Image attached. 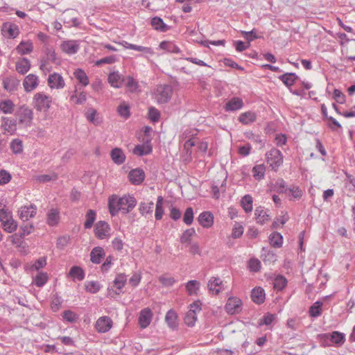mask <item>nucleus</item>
<instances>
[{"instance_id": "a19ab883", "label": "nucleus", "mask_w": 355, "mask_h": 355, "mask_svg": "<svg viewBox=\"0 0 355 355\" xmlns=\"http://www.w3.org/2000/svg\"><path fill=\"white\" fill-rule=\"evenodd\" d=\"M269 241L272 247L280 248L283 243V236L277 232H272L269 236Z\"/></svg>"}, {"instance_id": "7ed1b4c3", "label": "nucleus", "mask_w": 355, "mask_h": 355, "mask_svg": "<svg viewBox=\"0 0 355 355\" xmlns=\"http://www.w3.org/2000/svg\"><path fill=\"white\" fill-rule=\"evenodd\" d=\"M33 115L31 108L26 105H21L16 112L19 125L21 128L31 127L33 124Z\"/></svg>"}, {"instance_id": "ea45409f", "label": "nucleus", "mask_w": 355, "mask_h": 355, "mask_svg": "<svg viewBox=\"0 0 355 355\" xmlns=\"http://www.w3.org/2000/svg\"><path fill=\"white\" fill-rule=\"evenodd\" d=\"M33 46L32 42L28 41H21L17 46V51L21 55H26L33 51Z\"/></svg>"}, {"instance_id": "5701e85b", "label": "nucleus", "mask_w": 355, "mask_h": 355, "mask_svg": "<svg viewBox=\"0 0 355 355\" xmlns=\"http://www.w3.org/2000/svg\"><path fill=\"white\" fill-rule=\"evenodd\" d=\"M3 87L8 92L16 91L20 84V80L15 76L6 77L3 80Z\"/></svg>"}, {"instance_id": "c9c22d12", "label": "nucleus", "mask_w": 355, "mask_h": 355, "mask_svg": "<svg viewBox=\"0 0 355 355\" xmlns=\"http://www.w3.org/2000/svg\"><path fill=\"white\" fill-rule=\"evenodd\" d=\"M151 26L157 31L160 32H166L170 29V26L166 25L163 19L159 17H154L150 21Z\"/></svg>"}, {"instance_id": "a18cd8bd", "label": "nucleus", "mask_w": 355, "mask_h": 355, "mask_svg": "<svg viewBox=\"0 0 355 355\" xmlns=\"http://www.w3.org/2000/svg\"><path fill=\"white\" fill-rule=\"evenodd\" d=\"M200 289V282L197 280H190L186 284V290L189 295L197 294Z\"/></svg>"}, {"instance_id": "f03ea898", "label": "nucleus", "mask_w": 355, "mask_h": 355, "mask_svg": "<svg viewBox=\"0 0 355 355\" xmlns=\"http://www.w3.org/2000/svg\"><path fill=\"white\" fill-rule=\"evenodd\" d=\"M318 338L322 347L330 346L331 344L341 346L345 342V334L337 331L319 334Z\"/></svg>"}, {"instance_id": "473e14b6", "label": "nucleus", "mask_w": 355, "mask_h": 355, "mask_svg": "<svg viewBox=\"0 0 355 355\" xmlns=\"http://www.w3.org/2000/svg\"><path fill=\"white\" fill-rule=\"evenodd\" d=\"M238 120L243 125H249L257 120V114L252 111L245 112L240 114Z\"/></svg>"}, {"instance_id": "338daca9", "label": "nucleus", "mask_w": 355, "mask_h": 355, "mask_svg": "<svg viewBox=\"0 0 355 355\" xmlns=\"http://www.w3.org/2000/svg\"><path fill=\"white\" fill-rule=\"evenodd\" d=\"M64 320L69 322H74L77 320V315L70 310L64 311L62 313Z\"/></svg>"}, {"instance_id": "4be33fe9", "label": "nucleus", "mask_w": 355, "mask_h": 355, "mask_svg": "<svg viewBox=\"0 0 355 355\" xmlns=\"http://www.w3.org/2000/svg\"><path fill=\"white\" fill-rule=\"evenodd\" d=\"M60 211L57 208H51L46 214V224L50 227L57 226L60 222Z\"/></svg>"}, {"instance_id": "f257e3e1", "label": "nucleus", "mask_w": 355, "mask_h": 355, "mask_svg": "<svg viewBox=\"0 0 355 355\" xmlns=\"http://www.w3.org/2000/svg\"><path fill=\"white\" fill-rule=\"evenodd\" d=\"M137 200L131 195H124L119 198L116 195H112L108 200V208L111 216H114L121 211L124 214L130 212L136 206Z\"/></svg>"}, {"instance_id": "bb28decb", "label": "nucleus", "mask_w": 355, "mask_h": 355, "mask_svg": "<svg viewBox=\"0 0 355 355\" xmlns=\"http://www.w3.org/2000/svg\"><path fill=\"white\" fill-rule=\"evenodd\" d=\"M252 300L257 304H261L266 299L265 291L261 287H256L251 292Z\"/></svg>"}, {"instance_id": "774afa93", "label": "nucleus", "mask_w": 355, "mask_h": 355, "mask_svg": "<svg viewBox=\"0 0 355 355\" xmlns=\"http://www.w3.org/2000/svg\"><path fill=\"white\" fill-rule=\"evenodd\" d=\"M118 112L120 116L125 119H128L130 116V107L128 105L122 104L118 107Z\"/></svg>"}, {"instance_id": "20e7f679", "label": "nucleus", "mask_w": 355, "mask_h": 355, "mask_svg": "<svg viewBox=\"0 0 355 355\" xmlns=\"http://www.w3.org/2000/svg\"><path fill=\"white\" fill-rule=\"evenodd\" d=\"M266 160L272 169L277 171L283 164L284 156L279 150L272 148L266 153Z\"/></svg>"}, {"instance_id": "393cba45", "label": "nucleus", "mask_w": 355, "mask_h": 355, "mask_svg": "<svg viewBox=\"0 0 355 355\" xmlns=\"http://www.w3.org/2000/svg\"><path fill=\"white\" fill-rule=\"evenodd\" d=\"M3 121L2 126H3L5 132L10 135H12L17 130V121L13 118L4 117L2 118Z\"/></svg>"}, {"instance_id": "4d7b16f0", "label": "nucleus", "mask_w": 355, "mask_h": 355, "mask_svg": "<svg viewBox=\"0 0 355 355\" xmlns=\"http://www.w3.org/2000/svg\"><path fill=\"white\" fill-rule=\"evenodd\" d=\"M10 148L13 153L19 154L23 151V144L21 140L15 139L10 143Z\"/></svg>"}, {"instance_id": "09e8293b", "label": "nucleus", "mask_w": 355, "mask_h": 355, "mask_svg": "<svg viewBox=\"0 0 355 355\" xmlns=\"http://www.w3.org/2000/svg\"><path fill=\"white\" fill-rule=\"evenodd\" d=\"M266 166L264 164L255 165L252 168L253 176L256 180H260L264 178Z\"/></svg>"}, {"instance_id": "0eeeda50", "label": "nucleus", "mask_w": 355, "mask_h": 355, "mask_svg": "<svg viewBox=\"0 0 355 355\" xmlns=\"http://www.w3.org/2000/svg\"><path fill=\"white\" fill-rule=\"evenodd\" d=\"M10 212H7L4 209H1V227L9 233H12L16 230L17 223L9 215Z\"/></svg>"}, {"instance_id": "1a4fd4ad", "label": "nucleus", "mask_w": 355, "mask_h": 355, "mask_svg": "<svg viewBox=\"0 0 355 355\" xmlns=\"http://www.w3.org/2000/svg\"><path fill=\"white\" fill-rule=\"evenodd\" d=\"M173 94V88L169 85H159L157 88V98L159 103H166Z\"/></svg>"}, {"instance_id": "680f3d73", "label": "nucleus", "mask_w": 355, "mask_h": 355, "mask_svg": "<svg viewBox=\"0 0 355 355\" xmlns=\"http://www.w3.org/2000/svg\"><path fill=\"white\" fill-rule=\"evenodd\" d=\"M242 35L244 37V38L248 40V42L250 43V42L253 41L255 39L261 37V36H259L257 35V31L254 28L250 31H241Z\"/></svg>"}, {"instance_id": "6e6552de", "label": "nucleus", "mask_w": 355, "mask_h": 355, "mask_svg": "<svg viewBox=\"0 0 355 355\" xmlns=\"http://www.w3.org/2000/svg\"><path fill=\"white\" fill-rule=\"evenodd\" d=\"M94 231L98 239H105L110 237L111 227L107 222L100 220L95 224Z\"/></svg>"}, {"instance_id": "6e6d98bb", "label": "nucleus", "mask_w": 355, "mask_h": 355, "mask_svg": "<svg viewBox=\"0 0 355 355\" xmlns=\"http://www.w3.org/2000/svg\"><path fill=\"white\" fill-rule=\"evenodd\" d=\"M196 233L194 228L186 230L180 236V241L181 243H191V238Z\"/></svg>"}, {"instance_id": "7c9ffc66", "label": "nucleus", "mask_w": 355, "mask_h": 355, "mask_svg": "<svg viewBox=\"0 0 355 355\" xmlns=\"http://www.w3.org/2000/svg\"><path fill=\"white\" fill-rule=\"evenodd\" d=\"M165 321L170 329L173 330L177 329L178 323V315L176 312L173 309H170L169 311H168L165 315Z\"/></svg>"}, {"instance_id": "2f4dec72", "label": "nucleus", "mask_w": 355, "mask_h": 355, "mask_svg": "<svg viewBox=\"0 0 355 355\" xmlns=\"http://www.w3.org/2000/svg\"><path fill=\"white\" fill-rule=\"evenodd\" d=\"M31 62L26 58H22L16 62V70L20 74L26 73L31 69Z\"/></svg>"}, {"instance_id": "6ab92c4d", "label": "nucleus", "mask_w": 355, "mask_h": 355, "mask_svg": "<svg viewBox=\"0 0 355 355\" xmlns=\"http://www.w3.org/2000/svg\"><path fill=\"white\" fill-rule=\"evenodd\" d=\"M107 81L112 87L121 88L123 86L125 78L119 71H113L108 75Z\"/></svg>"}, {"instance_id": "79ce46f5", "label": "nucleus", "mask_w": 355, "mask_h": 355, "mask_svg": "<svg viewBox=\"0 0 355 355\" xmlns=\"http://www.w3.org/2000/svg\"><path fill=\"white\" fill-rule=\"evenodd\" d=\"M252 197L249 194L245 195L241 200V205L246 213H250L252 211Z\"/></svg>"}, {"instance_id": "13d9d810", "label": "nucleus", "mask_w": 355, "mask_h": 355, "mask_svg": "<svg viewBox=\"0 0 355 355\" xmlns=\"http://www.w3.org/2000/svg\"><path fill=\"white\" fill-rule=\"evenodd\" d=\"M87 291L91 293H96L101 289V285L98 282L91 281L85 284Z\"/></svg>"}, {"instance_id": "864d4df0", "label": "nucleus", "mask_w": 355, "mask_h": 355, "mask_svg": "<svg viewBox=\"0 0 355 355\" xmlns=\"http://www.w3.org/2000/svg\"><path fill=\"white\" fill-rule=\"evenodd\" d=\"M125 86L130 92H136L139 89L138 82L130 76H128L126 78Z\"/></svg>"}, {"instance_id": "dca6fc26", "label": "nucleus", "mask_w": 355, "mask_h": 355, "mask_svg": "<svg viewBox=\"0 0 355 355\" xmlns=\"http://www.w3.org/2000/svg\"><path fill=\"white\" fill-rule=\"evenodd\" d=\"M145 177L144 171L139 168L132 169L128 173L130 182L135 185L140 184L145 180Z\"/></svg>"}, {"instance_id": "cd10ccee", "label": "nucleus", "mask_w": 355, "mask_h": 355, "mask_svg": "<svg viewBox=\"0 0 355 355\" xmlns=\"http://www.w3.org/2000/svg\"><path fill=\"white\" fill-rule=\"evenodd\" d=\"M110 157L113 162L117 165L123 164L125 161V155L120 148H114L110 152Z\"/></svg>"}, {"instance_id": "052dcab7", "label": "nucleus", "mask_w": 355, "mask_h": 355, "mask_svg": "<svg viewBox=\"0 0 355 355\" xmlns=\"http://www.w3.org/2000/svg\"><path fill=\"white\" fill-rule=\"evenodd\" d=\"M48 277L45 273H39L34 279V283L37 287L43 286L47 282Z\"/></svg>"}, {"instance_id": "603ef678", "label": "nucleus", "mask_w": 355, "mask_h": 355, "mask_svg": "<svg viewBox=\"0 0 355 355\" xmlns=\"http://www.w3.org/2000/svg\"><path fill=\"white\" fill-rule=\"evenodd\" d=\"M245 137L252 141L254 143L259 145V148H262L265 146V141L263 140L259 135H255L252 132H247L245 133Z\"/></svg>"}, {"instance_id": "2eb2a0df", "label": "nucleus", "mask_w": 355, "mask_h": 355, "mask_svg": "<svg viewBox=\"0 0 355 355\" xmlns=\"http://www.w3.org/2000/svg\"><path fill=\"white\" fill-rule=\"evenodd\" d=\"M19 217L24 221H27L29 218H33L37 213V207L34 204L28 206H23L19 210Z\"/></svg>"}, {"instance_id": "de8ad7c7", "label": "nucleus", "mask_w": 355, "mask_h": 355, "mask_svg": "<svg viewBox=\"0 0 355 355\" xmlns=\"http://www.w3.org/2000/svg\"><path fill=\"white\" fill-rule=\"evenodd\" d=\"M86 220L84 223V227L85 229H90L94 225V221L96 218V213L93 209H89L86 214Z\"/></svg>"}, {"instance_id": "423d86ee", "label": "nucleus", "mask_w": 355, "mask_h": 355, "mask_svg": "<svg viewBox=\"0 0 355 355\" xmlns=\"http://www.w3.org/2000/svg\"><path fill=\"white\" fill-rule=\"evenodd\" d=\"M202 303L200 300L193 302L189 305V309L187 312L184 322L189 327H193L197 320V313L201 311Z\"/></svg>"}, {"instance_id": "a211bd4d", "label": "nucleus", "mask_w": 355, "mask_h": 355, "mask_svg": "<svg viewBox=\"0 0 355 355\" xmlns=\"http://www.w3.org/2000/svg\"><path fill=\"white\" fill-rule=\"evenodd\" d=\"M153 318V313L149 308L142 309L139 316V324L141 328L145 329L151 322Z\"/></svg>"}, {"instance_id": "49530a36", "label": "nucleus", "mask_w": 355, "mask_h": 355, "mask_svg": "<svg viewBox=\"0 0 355 355\" xmlns=\"http://www.w3.org/2000/svg\"><path fill=\"white\" fill-rule=\"evenodd\" d=\"M15 108V105L10 99L1 100V112L4 114H12Z\"/></svg>"}, {"instance_id": "3c124183", "label": "nucleus", "mask_w": 355, "mask_h": 355, "mask_svg": "<svg viewBox=\"0 0 355 355\" xmlns=\"http://www.w3.org/2000/svg\"><path fill=\"white\" fill-rule=\"evenodd\" d=\"M287 279L282 275H278L273 282V287L277 291L283 290L287 285Z\"/></svg>"}, {"instance_id": "5fc2aeb1", "label": "nucleus", "mask_w": 355, "mask_h": 355, "mask_svg": "<svg viewBox=\"0 0 355 355\" xmlns=\"http://www.w3.org/2000/svg\"><path fill=\"white\" fill-rule=\"evenodd\" d=\"M118 60L117 55H111L103 58L99 59L95 62V66L100 67L105 64H113Z\"/></svg>"}, {"instance_id": "37998d69", "label": "nucleus", "mask_w": 355, "mask_h": 355, "mask_svg": "<svg viewBox=\"0 0 355 355\" xmlns=\"http://www.w3.org/2000/svg\"><path fill=\"white\" fill-rule=\"evenodd\" d=\"M97 111L94 108H89L85 113L86 119L94 125H97L101 123L99 117L96 116Z\"/></svg>"}, {"instance_id": "ddd939ff", "label": "nucleus", "mask_w": 355, "mask_h": 355, "mask_svg": "<svg viewBox=\"0 0 355 355\" xmlns=\"http://www.w3.org/2000/svg\"><path fill=\"white\" fill-rule=\"evenodd\" d=\"M112 320L110 317L102 316L96 322L95 328L98 333H106L112 328Z\"/></svg>"}, {"instance_id": "8fccbe9b", "label": "nucleus", "mask_w": 355, "mask_h": 355, "mask_svg": "<svg viewBox=\"0 0 355 355\" xmlns=\"http://www.w3.org/2000/svg\"><path fill=\"white\" fill-rule=\"evenodd\" d=\"M154 208L153 202L150 201L148 203L142 202L139 204V210L142 216L148 214H152Z\"/></svg>"}, {"instance_id": "b1692460", "label": "nucleus", "mask_w": 355, "mask_h": 355, "mask_svg": "<svg viewBox=\"0 0 355 355\" xmlns=\"http://www.w3.org/2000/svg\"><path fill=\"white\" fill-rule=\"evenodd\" d=\"M152 151L153 148L150 144V139H147L144 144L137 145L134 148L132 153L137 156H144L150 154Z\"/></svg>"}, {"instance_id": "a878e982", "label": "nucleus", "mask_w": 355, "mask_h": 355, "mask_svg": "<svg viewBox=\"0 0 355 355\" xmlns=\"http://www.w3.org/2000/svg\"><path fill=\"white\" fill-rule=\"evenodd\" d=\"M198 220L205 228H209L213 225L214 216L210 211H203L200 214Z\"/></svg>"}, {"instance_id": "e433bc0d", "label": "nucleus", "mask_w": 355, "mask_h": 355, "mask_svg": "<svg viewBox=\"0 0 355 355\" xmlns=\"http://www.w3.org/2000/svg\"><path fill=\"white\" fill-rule=\"evenodd\" d=\"M159 47L168 53H180V48L173 42L162 41L160 42Z\"/></svg>"}, {"instance_id": "f3484780", "label": "nucleus", "mask_w": 355, "mask_h": 355, "mask_svg": "<svg viewBox=\"0 0 355 355\" xmlns=\"http://www.w3.org/2000/svg\"><path fill=\"white\" fill-rule=\"evenodd\" d=\"M47 81L48 85L51 89H62L65 85L62 76L57 73L50 74Z\"/></svg>"}, {"instance_id": "0e129e2a", "label": "nucleus", "mask_w": 355, "mask_h": 355, "mask_svg": "<svg viewBox=\"0 0 355 355\" xmlns=\"http://www.w3.org/2000/svg\"><path fill=\"white\" fill-rule=\"evenodd\" d=\"M148 117L153 122H157L160 117V113L157 109L151 107L148 110Z\"/></svg>"}, {"instance_id": "aec40b11", "label": "nucleus", "mask_w": 355, "mask_h": 355, "mask_svg": "<svg viewBox=\"0 0 355 355\" xmlns=\"http://www.w3.org/2000/svg\"><path fill=\"white\" fill-rule=\"evenodd\" d=\"M60 48L62 51L66 53L67 54L73 55L78 51L79 44L76 40L64 41L61 44Z\"/></svg>"}, {"instance_id": "c756f323", "label": "nucleus", "mask_w": 355, "mask_h": 355, "mask_svg": "<svg viewBox=\"0 0 355 355\" xmlns=\"http://www.w3.org/2000/svg\"><path fill=\"white\" fill-rule=\"evenodd\" d=\"M208 288L210 291L218 295L224 289L223 281L219 277H211L208 282Z\"/></svg>"}, {"instance_id": "bf43d9fd", "label": "nucleus", "mask_w": 355, "mask_h": 355, "mask_svg": "<svg viewBox=\"0 0 355 355\" xmlns=\"http://www.w3.org/2000/svg\"><path fill=\"white\" fill-rule=\"evenodd\" d=\"M183 221L187 225H190L193 223V210L192 207L187 208L183 216Z\"/></svg>"}, {"instance_id": "412c9836", "label": "nucleus", "mask_w": 355, "mask_h": 355, "mask_svg": "<svg viewBox=\"0 0 355 355\" xmlns=\"http://www.w3.org/2000/svg\"><path fill=\"white\" fill-rule=\"evenodd\" d=\"M243 101L241 98L233 97L229 100L224 106L226 112H235L243 107Z\"/></svg>"}, {"instance_id": "c03bdc74", "label": "nucleus", "mask_w": 355, "mask_h": 355, "mask_svg": "<svg viewBox=\"0 0 355 355\" xmlns=\"http://www.w3.org/2000/svg\"><path fill=\"white\" fill-rule=\"evenodd\" d=\"M73 76L83 86H87L89 84L88 76L82 69H76Z\"/></svg>"}, {"instance_id": "c85d7f7f", "label": "nucleus", "mask_w": 355, "mask_h": 355, "mask_svg": "<svg viewBox=\"0 0 355 355\" xmlns=\"http://www.w3.org/2000/svg\"><path fill=\"white\" fill-rule=\"evenodd\" d=\"M254 215L257 223L260 225H263L270 220V216L268 214L266 210L264 207L261 206L255 209Z\"/></svg>"}, {"instance_id": "4c0bfd02", "label": "nucleus", "mask_w": 355, "mask_h": 355, "mask_svg": "<svg viewBox=\"0 0 355 355\" xmlns=\"http://www.w3.org/2000/svg\"><path fill=\"white\" fill-rule=\"evenodd\" d=\"M69 276L73 280L82 281L85 278V272L80 267L74 266L70 269Z\"/></svg>"}, {"instance_id": "f8f14e48", "label": "nucleus", "mask_w": 355, "mask_h": 355, "mask_svg": "<svg viewBox=\"0 0 355 355\" xmlns=\"http://www.w3.org/2000/svg\"><path fill=\"white\" fill-rule=\"evenodd\" d=\"M127 282V275L124 273L117 274L113 281V286L109 289V292H113L116 295H119L122 292Z\"/></svg>"}, {"instance_id": "9b49d317", "label": "nucleus", "mask_w": 355, "mask_h": 355, "mask_svg": "<svg viewBox=\"0 0 355 355\" xmlns=\"http://www.w3.org/2000/svg\"><path fill=\"white\" fill-rule=\"evenodd\" d=\"M241 300L235 297L228 298L225 309L227 313L234 315L239 313L241 311Z\"/></svg>"}, {"instance_id": "69168bd1", "label": "nucleus", "mask_w": 355, "mask_h": 355, "mask_svg": "<svg viewBox=\"0 0 355 355\" xmlns=\"http://www.w3.org/2000/svg\"><path fill=\"white\" fill-rule=\"evenodd\" d=\"M275 187L277 188V191L278 193H286L287 191V184L286 182L282 178L278 179L275 182Z\"/></svg>"}, {"instance_id": "f704fd0d", "label": "nucleus", "mask_w": 355, "mask_h": 355, "mask_svg": "<svg viewBox=\"0 0 355 355\" xmlns=\"http://www.w3.org/2000/svg\"><path fill=\"white\" fill-rule=\"evenodd\" d=\"M104 257L105 252L101 247H95L90 253V259L94 263H100Z\"/></svg>"}, {"instance_id": "39448f33", "label": "nucleus", "mask_w": 355, "mask_h": 355, "mask_svg": "<svg viewBox=\"0 0 355 355\" xmlns=\"http://www.w3.org/2000/svg\"><path fill=\"white\" fill-rule=\"evenodd\" d=\"M51 97L42 92L36 93L33 98V106L39 112H47L51 107Z\"/></svg>"}, {"instance_id": "e2e57ef3", "label": "nucleus", "mask_w": 355, "mask_h": 355, "mask_svg": "<svg viewBox=\"0 0 355 355\" xmlns=\"http://www.w3.org/2000/svg\"><path fill=\"white\" fill-rule=\"evenodd\" d=\"M248 268L251 272H258L261 268V262L257 259H251L248 263Z\"/></svg>"}, {"instance_id": "58836bf2", "label": "nucleus", "mask_w": 355, "mask_h": 355, "mask_svg": "<svg viewBox=\"0 0 355 355\" xmlns=\"http://www.w3.org/2000/svg\"><path fill=\"white\" fill-rule=\"evenodd\" d=\"M322 302L317 301L314 302L309 309V315L311 318H318L322 314Z\"/></svg>"}, {"instance_id": "72a5a7b5", "label": "nucleus", "mask_w": 355, "mask_h": 355, "mask_svg": "<svg viewBox=\"0 0 355 355\" xmlns=\"http://www.w3.org/2000/svg\"><path fill=\"white\" fill-rule=\"evenodd\" d=\"M279 79L282 80L286 87H290L295 83L299 79V77L295 73H285L279 76Z\"/></svg>"}, {"instance_id": "4468645a", "label": "nucleus", "mask_w": 355, "mask_h": 355, "mask_svg": "<svg viewBox=\"0 0 355 355\" xmlns=\"http://www.w3.org/2000/svg\"><path fill=\"white\" fill-rule=\"evenodd\" d=\"M39 85L38 76L33 73L26 76L23 81L24 91L27 93L35 89Z\"/></svg>"}, {"instance_id": "9d476101", "label": "nucleus", "mask_w": 355, "mask_h": 355, "mask_svg": "<svg viewBox=\"0 0 355 355\" xmlns=\"http://www.w3.org/2000/svg\"><path fill=\"white\" fill-rule=\"evenodd\" d=\"M1 33L8 38L15 39L19 35V29L15 24L5 22L1 26Z\"/></svg>"}]
</instances>
